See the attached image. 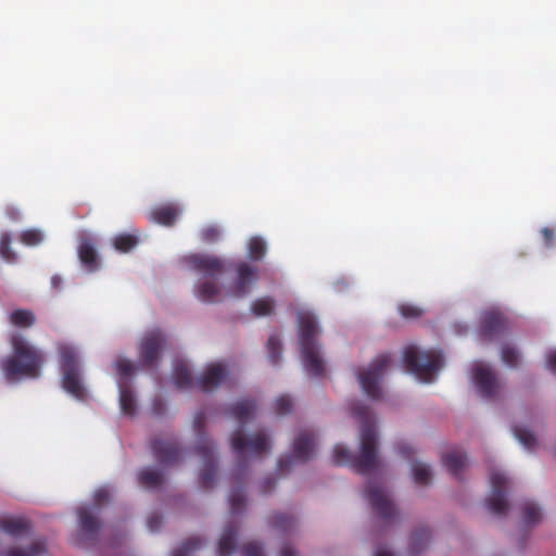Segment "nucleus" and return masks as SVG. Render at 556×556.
Masks as SVG:
<instances>
[{
    "label": "nucleus",
    "mask_w": 556,
    "mask_h": 556,
    "mask_svg": "<svg viewBox=\"0 0 556 556\" xmlns=\"http://www.w3.org/2000/svg\"><path fill=\"white\" fill-rule=\"evenodd\" d=\"M165 480V473L153 467H146L138 471L137 481L140 486L148 490L159 489Z\"/></svg>",
    "instance_id": "nucleus-22"
},
{
    "label": "nucleus",
    "mask_w": 556,
    "mask_h": 556,
    "mask_svg": "<svg viewBox=\"0 0 556 556\" xmlns=\"http://www.w3.org/2000/svg\"><path fill=\"white\" fill-rule=\"evenodd\" d=\"M516 439L528 450L532 451L536 445V438L529 430L521 427L513 428Z\"/></svg>",
    "instance_id": "nucleus-38"
},
{
    "label": "nucleus",
    "mask_w": 556,
    "mask_h": 556,
    "mask_svg": "<svg viewBox=\"0 0 556 556\" xmlns=\"http://www.w3.org/2000/svg\"><path fill=\"white\" fill-rule=\"evenodd\" d=\"M268 359L273 365H278L281 357V341L277 334H271L267 340Z\"/></svg>",
    "instance_id": "nucleus-36"
},
{
    "label": "nucleus",
    "mask_w": 556,
    "mask_h": 556,
    "mask_svg": "<svg viewBox=\"0 0 556 556\" xmlns=\"http://www.w3.org/2000/svg\"><path fill=\"white\" fill-rule=\"evenodd\" d=\"M17 260V254L11 249L10 236L8 233H2V261L14 264Z\"/></svg>",
    "instance_id": "nucleus-43"
},
{
    "label": "nucleus",
    "mask_w": 556,
    "mask_h": 556,
    "mask_svg": "<svg viewBox=\"0 0 556 556\" xmlns=\"http://www.w3.org/2000/svg\"><path fill=\"white\" fill-rule=\"evenodd\" d=\"M507 318L496 309L483 312L480 320L479 336L481 339L491 341L507 329Z\"/></svg>",
    "instance_id": "nucleus-14"
},
{
    "label": "nucleus",
    "mask_w": 556,
    "mask_h": 556,
    "mask_svg": "<svg viewBox=\"0 0 556 556\" xmlns=\"http://www.w3.org/2000/svg\"><path fill=\"white\" fill-rule=\"evenodd\" d=\"M269 525L280 532H289L295 528L296 519L288 514L275 513L269 518Z\"/></svg>",
    "instance_id": "nucleus-30"
},
{
    "label": "nucleus",
    "mask_w": 556,
    "mask_h": 556,
    "mask_svg": "<svg viewBox=\"0 0 556 556\" xmlns=\"http://www.w3.org/2000/svg\"><path fill=\"white\" fill-rule=\"evenodd\" d=\"M165 410H166L165 402L160 397L154 399V401L152 403V413L155 416H162L165 413Z\"/></svg>",
    "instance_id": "nucleus-52"
},
{
    "label": "nucleus",
    "mask_w": 556,
    "mask_h": 556,
    "mask_svg": "<svg viewBox=\"0 0 556 556\" xmlns=\"http://www.w3.org/2000/svg\"><path fill=\"white\" fill-rule=\"evenodd\" d=\"M412 473L415 483L426 485L430 482L431 471L430 468L422 463H414L412 466Z\"/></svg>",
    "instance_id": "nucleus-37"
},
{
    "label": "nucleus",
    "mask_w": 556,
    "mask_h": 556,
    "mask_svg": "<svg viewBox=\"0 0 556 556\" xmlns=\"http://www.w3.org/2000/svg\"><path fill=\"white\" fill-rule=\"evenodd\" d=\"M21 242L28 247L38 245L42 241V235L39 230L28 229L21 233Z\"/></svg>",
    "instance_id": "nucleus-44"
},
{
    "label": "nucleus",
    "mask_w": 556,
    "mask_h": 556,
    "mask_svg": "<svg viewBox=\"0 0 556 556\" xmlns=\"http://www.w3.org/2000/svg\"><path fill=\"white\" fill-rule=\"evenodd\" d=\"M238 528L233 525H228L218 542V556H230L237 547Z\"/></svg>",
    "instance_id": "nucleus-25"
},
{
    "label": "nucleus",
    "mask_w": 556,
    "mask_h": 556,
    "mask_svg": "<svg viewBox=\"0 0 556 556\" xmlns=\"http://www.w3.org/2000/svg\"><path fill=\"white\" fill-rule=\"evenodd\" d=\"M546 367L548 370L556 374V352H551L547 354Z\"/></svg>",
    "instance_id": "nucleus-56"
},
{
    "label": "nucleus",
    "mask_w": 556,
    "mask_h": 556,
    "mask_svg": "<svg viewBox=\"0 0 556 556\" xmlns=\"http://www.w3.org/2000/svg\"><path fill=\"white\" fill-rule=\"evenodd\" d=\"M188 263L193 269L203 274L206 278L213 279L200 281L197 285V298L205 303L218 302L222 292L216 282V278L223 271L222 261L216 256L194 254L188 257Z\"/></svg>",
    "instance_id": "nucleus-4"
},
{
    "label": "nucleus",
    "mask_w": 556,
    "mask_h": 556,
    "mask_svg": "<svg viewBox=\"0 0 556 556\" xmlns=\"http://www.w3.org/2000/svg\"><path fill=\"white\" fill-rule=\"evenodd\" d=\"M374 556H394L392 553H390L389 551L387 549H383V548H378Z\"/></svg>",
    "instance_id": "nucleus-60"
},
{
    "label": "nucleus",
    "mask_w": 556,
    "mask_h": 556,
    "mask_svg": "<svg viewBox=\"0 0 556 556\" xmlns=\"http://www.w3.org/2000/svg\"><path fill=\"white\" fill-rule=\"evenodd\" d=\"M231 448L236 454L239 467L248 457L260 458L270 451L269 438L262 431L247 435L243 433L242 428L233 431L231 435Z\"/></svg>",
    "instance_id": "nucleus-8"
},
{
    "label": "nucleus",
    "mask_w": 556,
    "mask_h": 556,
    "mask_svg": "<svg viewBox=\"0 0 556 556\" xmlns=\"http://www.w3.org/2000/svg\"><path fill=\"white\" fill-rule=\"evenodd\" d=\"M229 505L232 515H238L242 513L247 505L245 496L242 490L236 489L231 491L229 495Z\"/></svg>",
    "instance_id": "nucleus-41"
},
{
    "label": "nucleus",
    "mask_w": 556,
    "mask_h": 556,
    "mask_svg": "<svg viewBox=\"0 0 556 556\" xmlns=\"http://www.w3.org/2000/svg\"><path fill=\"white\" fill-rule=\"evenodd\" d=\"M443 465L457 479H460L462 471L468 464L466 453L460 450H452L442 456Z\"/></svg>",
    "instance_id": "nucleus-21"
},
{
    "label": "nucleus",
    "mask_w": 556,
    "mask_h": 556,
    "mask_svg": "<svg viewBox=\"0 0 556 556\" xmlns=\"http://www.w3.org/2000/svg\"><path fill=\"white\" fill-rule=\"evenodd\" d=\"M276 484V479L273 478V477H266L262 484H261V490L264 494L270 492L273 490V488L275 486Z\"/></svg>",
    "instance_id": "nucleus-55"
},
{
    "label": "nucleus",
    "mask_w": 556,
    "mask_h": 556,
    "mask_svg": "<svg viewBox=\"0 0 556 556\" xmlns=\"http://www.w3.org/2000/svg\"><path fill=\"white\" fill-rule=\"evenodd\" d=\"M266 242L261 237H252L248 244V255L253 261H261L266 254Z\"/></svg>",
    "instance_id": "nucleus-34"
},
{
    "label": "nucleus",
    "mask_w": 556,
    "mask_h": 556,
    "mask_svg": "<svg viewBox=\"0 0 556 556\" xmlns=\"http://www.w3.org/2000/svg\"><path fill=\"white\" fill-rule=\"evenodd\" d=\"M237 279L230 288V295L235 298H243L247 295L253 283L257 280V267L241 262L236 267Z\"/></svg>",
    "instance_id": "nucleus-17"
},
{
    "label": "nucleus",
    "mask_w": 556,
    "mask_h": 556,
    "mask_svg": "<svg viewBox=\"0 0 556 556\" xmlns=\"http://www.w3.org/2000/svg\"><path fill=\"white\" fill-rule=\"evenodd\" d=\"M8 320L16 328H30L36 323V315L30 309L18 308L9 314Z\"/></svg>",
    "instance_id": "nucleus-28"
},
{
    "label": "nucleus",
    "mask_w": 556,
    "mask_h": 556,
    "mask_svg": "<svg viewBox=\"0 0 556 556\" xmlns=\"http://www.w3.org/2000/svg\"><path fill=\"white\" fill-rule=\"evenodd\" d=\"M154 458L163 466L176 465L181 458V450L174 439H154L151 441Z\"/></svg>",
    "instance_id": "nucleus-15"
},
{
    "label": "nucleus",
    "mask_w": 556,
    "mask_h": 556,
    "mask_svg": "<svg viewBox=\"0 0 556 556\" xmlns=\"http://www.w3.org/2000/svg\"><path fill=\"white\" fill-rule=\"evenodd\" d=\"M280 556H299V555L291 546H285L281 549Z\"/></svg>",
    "instance_id": "nucleus-59"
},
{
    "label": "nucleus",
    "mask_w": 556,
    "mask_h": 556,
    "mask_svg": "<svg viewBox=\"0 0 556 556\" xmlns=\"http://www.w3.org/2000/svg\"><path fill=\"white\" fill-rule=\"evenodd\" d=\"M78 256L80 262L90 270L98 266V255L92 239L83 238L78 244Z\"/></svg>",
    "instance_id": "nucleus-23"
},
{
    "label": "nucleus",
    "mask_w": 556,
    "mask_h": 556,
    "mask_svg": "<svg viewBox=\"0 0 556 556\" xmlns=\"http://www.w3.org/2000/svg\"><path fill=\"white\" fill-rule=\"evenodd\" d=\"M5 214L7 216L12 219V220H18L20 217H21V212L18 208L16 207H13V206H8L5 208Z\"/></svg>",
    "instance_id": "nucleus-57"
},
{
    "label": "nucleus",
    "mask_w": 556,
    "mask_h": 556,
    "mask_svg": "<svg viewBox=\"0 0 556 556\" xmlns=\"http://www.w3.org/2000/svg\"><path fill=\"white\" fill-rule=\"evenodd\" d=\"M431 532L428 528H420L414 531L409 539V552L415 555L428 547Z\"/></svg>",
    "instance_id": "nucleus-29"
},
{
    "label": "nucleus",
    "mask_w": 556,
    "mask_h": 556,
    "mask_svg": "<svg viewBox=\"0 0 556 556\" xmlns=\"http://www.w3.org/2000/svg\"><path fill=\"white\" fill-rule=\"evenodd\" d=\"M227 371L219 363L211 364L198 379L197 386L203 392H208L219 387L226 379Z\"/></svg>",
    "instance_id": "nucleus-19"
},
{
    "label": "nucleus",
    "mask_w": 556,
    "mask_h": 556,
    "mask_svg": "<svg viewBox=\"0 0 556 556\" xmlns=\"http://www.w3.org/2000/svg\"><path fill=\"white\" fill-rule=\"evenodd\" d=\"M501 358L505 365L514 368L519 363L520 354L514 346L506 344L502 348Z\"/></svg>",
    "instance_id": "nucleus-42"
},
{
    "label": "nucleus",
    "mask_w": 556,
    "mask_h": 556,
    "mask_svg": "<svg viewBox=\"0 0 556 556\" xmlns=\"http://www.w3.org/2000/svg\"><path fill=\"white\" fill-rule=\"evenodd\" d=\"M203 541L199 536L189 538L180 547L173 551L172 556H189L193 551L199 549Z\"/></svg>",
    "instance_id": "nucleus-39"
},
{
    "label": "nucleus",
    "mask_w": 556,
    "mask_h": 556,
    "mask_svg": "<svg viewBox=\"0 0 556 556\" xmlns=\"http://www.w3.org/2000/svg\"><path fill=\"white\" fill-rule=\"evenodd\" d=\"M399 312L402 317L406 319H416L422 316L424 311L413 304H401L399 306Z\"/></svg>",
    "instance_id": "nucleus-46"
},
{
    "label": "nucleus",
    "mask_w": 556,
    "mask_h": 556,
    "mask_svg": "<svg viewBox=\"0 0 556 556\" xmlns=\"http://www.w3.org/2000/svg\"><path fill=\"white\" fill-rule=\"evenodd\" d=\"M139 242L136 235L132 233H118L113 239L115 250L122 253L131 251Z\"/></svg>",
    "instance_id": "nucleus-33"
},
{
    "label": "nucleus",
    "mask_w": 556,
    "mask_h": 556,
    "mask_svg": "<svg viewBox=\"0 0 556 556\" xmlns=\"http://www.w3.org/2000/svg\"><path fill=\"white\" fill-rule=\"evenodd\" d=\"M364 496L371 506L372 511L383 521L390 522L396 516V508L389 492L377 481H369Z\"/></svg>",
    "instance_id": "nucleus-11"
},
{
    "label": "nucleus",
    "mask_w": 556,
    "mask_h": 556,
    "mask_svg": "<svg viewBox=\"0 0 556 556\" xmlns=\"http://www.w3.org/2000/svg\"><path fill=\"white\" fill-rule=\"evenodd\" d=\"M10 343L12 353L2 364L7 381L15 383L25 379H38L46 362L45 353L20 333H12Z\"/></svg>",
    "instance_id": "nucleus-2"
},
{
    "label": "nucleus",
    "mask_w": 556,
    "mask_h": 556,
    "mask_svg": "<svg viewBox=\"0 0 556 556\" xmlns=\"http://www.w3.org/2000/svg\"><path fill=\"white\" fill-rule=\"evenodd\" d=\"M100 510L94 506L84 505L78 507L77 517L79 529L83 534L94 539L101 528V521L99 519Z\"/></svg>",
    "instance_id": "nucleus-18"
},
{
    "label": "nucleus",
    "mask_w": 556,
    "mask_h": 556,
    "mask_svg": "<svg viewBox=\"0 0 556 556\" xmlns=\"http://www.w3.org/2000/svg\"><path fill=\"white\" fill-rule=\"evenodd\" d=\"M47 554V542L43 539L35 540L27 546L10 548L7 552V556H46Z\"/></svg>",
    "instance_id": "nucleus-27"
},
{
    "label": "nucleus",
    "mask_w": 556,
    "mask_h": 556,
    "mask_svg": "<svg viewBox=\"0 0 556 556\" xmlns=\"http://www.w3.org/2000/svg\"><path fill=\"white\" fill-rule=\"evenodd\" d=\"M147 525H148V528L150 529V531H152V532L157 531L162 525V516H160L156 513L150 515L148 518Z\"/></svg>",
    "instance_id": "nucleus-51"
},
{
    "label": "nucleus",
    "mask_w": 556,
    "mask_h": 556,
    "mask_svg": "<svg viewBox=\"0 0 556 556\" xmlns=\"http://www.w3.org/2000/svg\"><path fill=\"white\" fill-rule=\"evenodd\" d=\"M119 405L123 414L134 416L136 414V399L132 391L123 384H119Z\"/></svg>",
    "instance_id": "nucleus-31"
},
{
    "label": "nucleus",
    "mask_w": 556,
    "mask_h": 556,
    "mask_svg": "<svg viewBox=\"0 0 556 556\" xmlns=\"http://www.w3.org/2000/svg\"><path fill=\"white\" fill-rule=\"evenodd\" d=\"M31 523L22 517H2V531L20 536L30 531Z\"/></svg>",
    "instance_id": "nucleus-26"
},
{
    "label": "nucleus",
    "mask_w": 556,
    "mask_h": 556,
    "mask_svg": "<svg viewBox=\"0 0 556 556\" xmlns=\"http://www.w3.org/2000/svg\"><path fill=\"white\" fill-rule=\"evenodd\" d=\"M50 282H51L52 289L59 291L61 289V287H62L63 280H62V278L59 275H53L51 277V281Z\"/></svg>",
    "instance_id": "nucleus-58"
},
{
    "label": "nucleus",
    "mask_w": 556,
    "mask_h": 556,
    "mask_svg": "<svg viewBox=\"0 0 556 556\" xmlns=\"http://www.w3.org/2000/svg\"><path fill=\"white\" fill-rule=\"evenodd\" d=\"M406 369L419 380L430 382L433 375L442 367V356L434 351L420 352L416 346H407L403 353Z\"/></svg>",
    "instance_id": "nucleus-7"
},
{
    "label": "nucleus",
    "mask_w": 556,
    "mask_h": 556,
    "mask_svg": "<svg viewBox=\"0 0 556 556\" xmlns=\"http://www.w3.org/2000/svg\"><path fill=\"white\" fill-rule=\"evenodd\" d=\"M63 389L78 400H84L86 390L81 383V367L76 348L61 344L58 349Z\"/></svg>",
    "instance_id": "nucleus-5"
},
{
    "label": "nucleus",
    "mask_w": 556,
    "mask_h": 556,
    "mask_svg": "<svg viewBox=\"0 0 556 556\" xmlns=\"http://www.w3.org/2000/svg\"><path fill=\"white\" fill-rule=\"evenodd\" d=\"M541 233H542V237H543V240H544V243L547 248H551L553 247L554 244V239H555V233H554V230L548 228V227H544L542 230H541Z\"/></svg>",
    "instance_id": "nucleus-53"
},
{
    "label": "nucleus",
    "mask_w": 556,
    "mask_h": 556,
    "mask_svg": "<svg viewBox=\"0 0 556 556\" xmlns=\"http://www.w3.org/2000/svg\"><path fill=\"white\" fill-rule=\"evenodd\" d=\"M173 378L175 384L179 389H188L192 386L191 372L188 368V365L185 363L175 364Z\"/></svg>",
    "instance_id": "nucleus-32"
},
{
    "label": "nucleus",
    "mask_w": 556,
    "mask_h": 556,
    "mask_svg": "<svg viewBox=\"0 0 556 556\" xmlns=\"http://www.w3.org/2000/svg\"><path fill=\"white\" fill-rule=\"evenodd\" d=\"M298 325L303 366L309 375L320 377L325 372V366L316 341L318 334L316 317L312 312L301 309L298 312Z\"/></svg>",
    "instance_id": "nucleus-3"
},
{
    "label": "nucleus",
    "mask_w": 556,
    "mask_h": 556,
    "mask_svg": "<svg viewBox=\"0 0 556 556\" xmlns=\"http://www.w3.org/2000/svg\"><path fill=\"white\" fill-rule=\"evenodd\" d=\"M206 415L203 410L195 414L193 419V428L198 435L197 453L203 459V468L200 472V485L207 490L214 485L216 477V464L214 458V444L204 435Z\"/></svg>",
    "instance_id": "nucleus-6"
},
{
    "label": "nucleus",
    "mask_w": 556,
    "mask_h": 556,
    "mask_svg": "<svg viewBox=\"0 0 556 556\" xmlns=\"http://www.w3.org/2000/svg\"><path fill=\"white\" fill-rule=\"evenodd\" d=\"M391 362L392 358L389 354H381L370 363L365 371L357 374L364 393L371 400L381 397L380 381Z\"/></svg>",
    "instance_id": "nucleus-10"
},
{
    "label": "nucleus",
    "mask_w": 556,
    "mask_h": 556,
    "mask_svg": "<svg viewBox=\"0 0 556 556\" xmlns=\"http://www.w3.org/2000/svg\"><path fill=\"white\" fill-rule=\"evenodd\" d=\"M164 345V336L160 330H153L147 333L139 348V356L143 366H153Z\"/></svg>",
    "instance_id": "nucleus-16"
},
{
    "label": "nucleus",
    "mask_w": 556,
    "mask_h": 556,
    "mask_svg": "<svg viewBox=\"0 0 556 556\" xmlns=\"http://www.w3.org/2000/svg\"><path fill=\"white\" fill-rule=\"evenodd\" d=\"M180 213L179 207L173 203L155 206L150 212V218L162 226H173Z\"/></svg>",
    "instance_id": "nucleus-20"
},
{
    "label": "nucleus",
    "mask_w": 556,
    "mask_h": 556,
    "mask_svg": "<svg viewBox=\"0 0 556 556\" xmlns=\"http://www.w3.org/2000/svg\"><path fill=\"white\" fill-rule=\"evenodd\" d=\"M351 413L361 421V452L355 456L341 444L333 447V463L338 466H350L361 475H368L379 464L377 452V431L371 410L365 404L356 401L351 405Z\"/></svg>",
    "instance_id": "nucleus-1"
},
{
    "label": "nucleus",
    "mask_w": 556,
    "mask_h": 556,
    "mask_svg": "<svg viewBox=\"0 0 556 556\" xmlns=\"http://www.w3.org/2000/svg\"><path fill=\"white\" fill-rule=\"evenodd\" d=\"M115 368L122 378H128L134 371V365L128 359H117Z\"/></svg>",
    "instance_id": "nucleus-48"
},
{
    "label": "nucleus",
    "mask_w": 556,
    "mask_h": 556,
    "mask_svg": "<svg viewBox=\"0 0 556 556\" xmlns=\"http://www.w3.org/2000/svg\"><path fill=\"white\" fill-rule=\"evenodd\" d=\"M275 301L269 298H261L252 303L251 309L255 316H268L274 312Z\"/></svg>",
    "instance_id": "nucleus-35"
},
{
    "label": "nucleus",
    "mask_w": 556,
    "mask_h": 556,
    "mask_svg": "<svg viewBox=\"0 0 556 556\" xmlns=\"http://www.w3.org/2000/svg\"><path fill=\"white\" fill-rule=\"evenodd\" d=\"M491 494L485 504L493 515H505L508 509L506 500L507 478L500 471H492L490 475Z\"/></svg>",
    "instance_id": "nucleus-12"
},
{
    "label": "nucleus",
    "mask_w": 556,
    "mask_h": 556,
    "mask_svg": "<svg viewBox=\"0 0 556 556\" xmlns=\"http://www.w3.org/2000/svg\"><path fill=\"white\" fill-rule=\"evenodd\" d=\"M472 380L479 394L486 400L494 399L500 390V382L494 370L477 363L472 369Z\"/></svg>",
    "instance_id": "nucleus-13"
},
{
    "label": "nucleus",
    "mask_w": 556,
    "mask_h": 556,
    "mask_svg": "<svg viewBox=\"0 0 556 556\" xmlns=\"http://www.w3.org/2000/svg\"><path fill=\"white\" fill-rule=\"evenodd\" d=\"M255 409L256 403L253 400L245 399L231 405L227 413L243 425L253 416Z\"/></svg>",
    "instance_id": "nucleus-24"
},
{
    "label": "nucleus",
    "mask_w": 556,
    "mask_h": 556,
    "mask_svg": "<svg viewBox=\"0 0 556 556\" xmlns=\"http://www.w3.org/2000/svg\"><path fill=\"white\" fill-rule=\"evenodd\" d=\"M200 237L203 242L214 243L219 239L220 231L217 226L210 225L201 230Z\"/></svg>",
    "instance_id": "nucleus-47"
},
{
    "label": "nucleus",
    "mask_w": 556,
    "mask_h": 556,
    "mask_svg": "<svg viewBox=\"0 0 556 556\" xmlns=\"http://www.w3.org/2000/svg\"><path fill=\"white\" fill-rule=\"evenodd\" d=\"M110 500V493L105 489H100L94 493L93 496V504L91 506L97 507L98 510H100L101 506L109 502Z\"/></svg>",
    "instance_id": "nucleus-50"
},
{
    "label": "nucleus",
    "mask_w": 556,
    "mask_h": 556,
    "mask_svg": "<svg viewBox=\"0 0 556 556\" xmlns=\"http://www.w3.org/2000/svg\"><path fill=\"white\" fill-rule=\"evenodd\" d=\"M274 408L278 415L289 414L293 408V401L288 395H281L276 399Z\"/></svg>",
    "instance_id": "nucleus-45"
},
{
    "label": "nucleus",
    "mask_w": 556,
    "mask_h": 556,
    "mask_svg": "<svg viewBox=\"0 0 556 556\" xmlns=\"http://www.w3.org/2000/svg\"><path fill=\"white\" fill-rule=\"evenodd\" d=\"M242 556H264L263 547L256 542H250L242 546Z\"/></svg>",
    "instance_id": "nucleus-49"
},
{
    "label": "nucleus",
    "mask_w": 556,
    "mask_h": 556,
    "mask_svg": "<svg viewBox=\"0 0 556 556\" xmlns=\"http://www.w3.org/2000/svg\"><path fill=\"white\" fill-rule=\"evenodd\" d=\"M316 447V435L313 430H301L292 443V453L278 460L280 473L289 470L295 463H306L313 458Z\"/></svg>",
    "instance_id": "nucleus-9"
},
{
    "label": "nucleus",
    "mask_w": 556,
    "mask_h": 556,
    "mask_svg": "<svg viewBox=\"0 0 556 556\" xmlns=\"http://www.w3.org/2000/svg\"><path fill=\"white\" fill-rule=\"evenodd\" d=\"M396 450L401 456L407 459H409L414 455L413 448L405 443H399Z\"/></svg>",
    "instance_id": "nucleus-54"
},
{
    "label": "nucleus",
    "mask_w": 556,
    "mask_h": 556,
    "mask_svg": "<svg viewBox=\"0 0 556 556\" xmlns=\"http://www.w3.org/2000/svg\"><path fill=\"white\" fill-rule=\"evenodd\" d=\"M522 521L527 525H534L541 520V510L540 508L531 503L526 502L522 505Z\"/></svg>",
    "instance_id": "nucleus-40"
}]
</instances>
